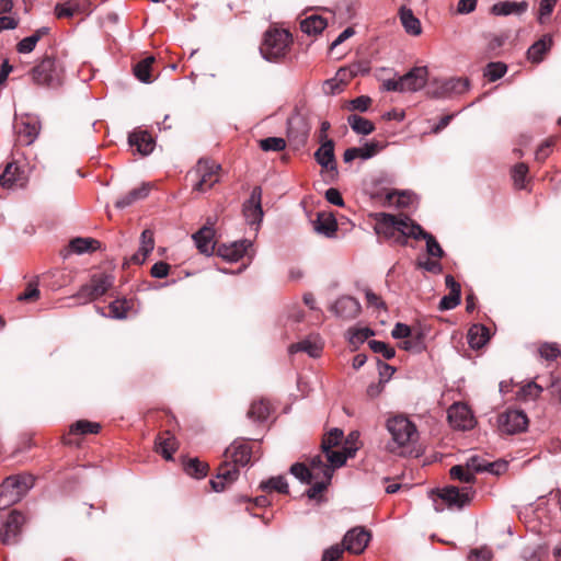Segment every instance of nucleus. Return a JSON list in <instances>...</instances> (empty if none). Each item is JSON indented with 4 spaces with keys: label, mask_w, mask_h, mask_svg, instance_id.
<instances>
[{
    "label": "nucleus",
    "mask_w": 561,
    "mask_h": 561,
    "mask_svg": "<svg viewBox=\"0 0 561 561\" xmlns=\"http://www.w3.org/2000/svg\"><path fill=\"white\" fill-rule=\"evenodd\" d=\"M374 218L376 233L401 245L407 244V238L416 237L422 232V227L407 216L377 213Z\"/></svg>",
    "instance_id": "f257e3e1"
},
{
    "label": "nucleus",
    "mask_w": 561,
    "mask_h": 561,
    "mask_svg": "<svg viewBox=\"0 0 561 561\" xmlns=\"http://www.w3.org/2000/svg\"><path fill=\"white\" fill-rule=\"evenodd\" d=\"M386 428L391 435L389 449L396 451L414 444L419 439V432L415 424L405 415L397 414L387 420Z\"/></svg>",
    "instance_id": "f03ea898"
},
{
    "label": "nucleus",
    "mask_w": 561,
    "mask_h": 561,
    "mask_svg": "<svg viewBox=\"0 0 561 561\" xmlns=\"http://www.w3.org/2000/svg\"><path fill=\"white\" fill-rule=\"evenodd\" d=\"M34 485L31 474L12 476L7 478L0 486V510L18 503Z\"/></svg>",
    "instance_id": "7ed1b4c3"
},
{
    "label": "nucleus",
    "mask_w": 561,
    "mask_h": 561,
    "mask_svg": "<svg viewBox=\"0 0 561 561\" xmlns=\"http://www.w3.org/2000/svg\"><path fill=\"white\" fill-rule=\"evenodd\" d=\"M291 43V35L286 30H270L265 33L264 42L260 47L261 55L268 61H277L285 57Z\"/></svg>",
    "instance_id": "20e7f679"
},
{
    "label": "nucleus",
    "mask_w": 561,
    "mask_h": 561,
    "mask_svg": "<svg viewBox=\"0 0 561 561\" xmlns=\"http://www.w3.org/2000/svg\"><path fill=\"white\" fill-rule=\"evenodd\" d=\"M64 67L51 57H45L38 65L31 70L32 80L38 84L55 88L61 84Z\"/></svg>",
    "instance_id": "39448f33"
},
{
    "label": "nucleus",
    "mask_w": 561,
    "mask_h": 561,
    "mask_svg": "<svg viewBox=\"0 0 561 561\" xmlns=\"http://www.w3.org/2000/svg\"><path fill=\"white\" fill-rule=\"evenodd\" d=\"M220 170V164L216 163L215 161L201 159L191 172V175L195 178V184L193 188L201 193L210 190L216 183L219 182Z\"/></svg>",
    "instance_id": "423d86ee"
},
{
    "label": "nucleus",
    "mask_w": 561,
    "mask_h": 561,
    "mask_svg": "<svg viewBox=\"0 0 561 561\" xmlns=\"http://www.w3.org/2000/svg\"><path fill=\"white\" fill-rule=\"evenodd\" d=\"M114 284V276L100 273L92 275L90 283L82 285L75 298L87 304L103 296Z\"/></svg>",
    "instance_id": "0eeeda50"
},
{
    "label": "nucleus",
    "mask_w": 561,
    "mask_h": 561,
    "mask_svg": "<svg viewBox=\"0 0 561 561\" xmlns=\"http://www.w3.org/2000/svg\"><path fill=\"white\" fill-rule=\"evenodd\" d=\"M14 131L21 145L30 146L38 137L41 131L39 118L35 115L25 114L15 118Z\"/></svg>",
    "instance_id": "6e6552de"
},
{
    "label": "nucleus",
    "mask_w": 561,
    "mask_h": 561,
    "mask_svg": "<svg viewBox=\"0 0 561 561\" xmlns=\"http://www.w3.org/2000/svg\"><path fill=\"white\" fill-rule=\"evenodd\" d=\"M499 428L505 434L524 432L528 426V417L522 410H507L499 415Z\"/></svg>",
    "instance_id": "1a4fd4ad"
},
{
    "label": "nucleus",
    "mask_w": 561,
    "mask_h": 561,
    "mask_svg": "<svg viewBox=\"0 0 561 561\" xmlns=\"http://www.w3.org/2000/svg\"><path fill=\"white\" fill-rule=\"evenodd\" d=\"M447 416L450 425L457 430H471L474 426V417L465 403H454L447 411Z\"/></svg>",
    "instance_id": "9d476101"
},
{
    "label": "nucleus",
    "mask_w": 561,
    "mask_h": 561,
    "mask_svg": "<svg viewBox=\"0 0 561 561\" xmlns=\"http://www.w3.org/2000/svg\"><path fill=\"white\" fill-rule=\"evenodd\" d=\"M470 82L467 78H449L437 81L432 92L435 98L445 99L455 94H462L469 90Z\"/></svg>",
    "instance_id": "9b49d317"
},
{
    "label": "nucleus",
    "mask_w": 561,
    "mask_h": 561,
    "mask_svg": "<svg viewBox=\"0 0 561 561\" xmlns=\"http://www.w3.org/2000/svg\"><path fill=\"white\" fill-rule=\"evenodd\" d=\"M24 522L25 517L22 513L18 511L11 512L3 524V529L0 533L1 542L4 545L16 543Z\"/></svg>",
    "instance_id": "f8f14e48"
},
{
    "label": "nucleus",
    "mask_w": 561,
    "mask_h": 561,
    "mask_svg": "<svg viewBox=\"0 0 561 561\" xmlns=\"http://www.w3.org/2000/svg\"><path fill=\"white\" fill-rule=\"evenodd\" d=\"M215 220L211 218L207 219L205 226H203L198 231H196L192 238L195 242L196 248L202 254L211 255L215 250V231H214Z\"/></svg>",
    "instance_id": "ddd939ff"
},
{
    "label": "nucleus",
    "mask_w": 561,
    "mask_h": 561,
    "mask_svg": "<svg viewBox=\"0 0 561 561\" xmlns=\"http://www.w3.org/2000/svg\"><path fill=\"white\" fill-rule=\"evenodd\" d=\"M370 540V533L362 527L348 530L343 538L344 549L351 553H362Z\"/></svg>",
    "instance_id": "4468645a"
},
{
    "label": "nucleus",
    "mask_w": 561,
    "mask_h": 561,
    "mask_svg": "<svg viewBox=\"0 0 561 561\" xmlns=\"http://www.w3.org/2000/svg\"><path fill=\"white\" fill-rule=\"evenodd\" d=\"M427 67H414L409 72L400 77L402 93L416 92L423 89L427 82Z\"/></svg>",
    "instance_id": "2eb2a0df"
},
{
    "label": "nucleus",
    "mask_w": 561,
    "mask_h": 561,
    "mask_svg": "<svg viewBox=\"0 0 561 561\" xmlns=\"http://www.w3.org/2000/svg\"><path fill=\"white\" fill-rule=\"evenodd\" d=\"M27 182V176L23 168L15 161L9 162L0 175V185L3 188L23 187Z\"/></svg>",
    "instance_id": "dca6fc26"
},
{
    "label": "nucleus",
    "mask_w": 561,
    "mask_h": 561,
    "mask_svg": "<svg viewBox=\"0 0 561 561\" xmlns=\"http://www.w3.org/2000/svg\"><path fill=\"white\" fill-rule=\"evenodd\" d=\"M243 214L251 225L262 221L264 214L262 209V188L260 186L252 190L249 199L243 205Z\"/></svg>",
    "instance_id": "f3484780"
},
{
    "label": "nucleus",
    "mask_w": 561,
    "mask_h": 561,
    "mask_svg": "<svg viewBox=\"0 0 561 561\" xmlns=\"http://www.w3.org/2000/svg\"><path fill=\"white\" fill-rule=\"evenodd\" d=\"M472 488L466 486L459 490L456 486H446L438 492V496L447 503L448 506L463 507L470 501Z\"/></svg>",
    "instance_id": "a211bd4d"
},
{
    "label": "nucleus",
    "mask_w": 561,
    "mask_h": 561,
    "mask_svg": "<svg viewBox=\"0 0 561 561\" xmlns=\"http://www.w3.org/2000/svg\"><path fill=\"white\" fill-rule=\"evenodd\" d=\"M251 247L252 242L250 240H238L229 244H220L217 249V254L228 262H237L245 255Z\"/></svg>",
    "instance_id": "6ab92c4d"
},
{
    "label": "nucleus",
    "mask_w": 561,
    "mask_h": 561,
    "mask_svg": "<svg viewBox=\"0 0 561 561\" xmlns=\"http://www.w3.org/2000/svg\"><path fill=\"white\" fill-rule=\"evenodd\" d=\"M331 310L340 318L354 319L360 311V305L355 298L343 296L333 304Z\"/></svg>",
    "instance_id": "aec40b11"
},
{
    "label": "nucleus",
    "mask_w": 561,
    "mask_h": 561,
    "mask_svg": "<svg viewBox=\"0 0 561 561\" xmlns=\"http://www.w3.org/2000/svg\"><path fill=\"white\" fill-rule=\"evenodd\" d=\"M239 474V470L233 465L225 462L219 467L218 473L215 479L210 480L211 489L215 492H221L225 490L226 485L231 484L234 480H237Z\"/></svg>",
    "instance_id": "412c9836"
},
{
    "label": "nucleus",
    "mask_w": 561,
    "mask_h": 561,
    "mask_svg": "<svg viewBox=\"0 0 561 561\" xmlns=\"http://www.w3.org/2000/svg\"><path fill=\"white\" fill-rule=\"evenodd\" d=\"M251 448L248 443L233 442L225 451V457L231 459L236 465L247 466L251 460Z\"/></svg>",
    "instance_id": "4be33fe9"
},
{
    "label": "nucleus",
    "mask_w": 561,
    "mask_h": 561,
    "mask_svg": "<svg viewBox=\"0 0 561 561\" xmlns=\"http://www.w3.org/2000/svg\"><path fill=\"white\" fill-rule=\"evenodd\" d=\"M314 159L323 169L336 172L333 140H325V142L321 144L320 148L314 152Z\"/></svg>",
    "instance_id": "5701e85b"
},
{
    "label": "nucleus",
    "mask_w": 561,
    "mask_h": 561,
    "mask_svg": "<svg viewBox=\"0 0 561 561\" xmlns=\"http://www.w3.org/2000/svg\"><path fill=\"white\" fill-rule=\"evenodd\" d=\"M154 249V237L150 229H145L140 236V244L138 251L129 259V263L142 264L147 256Z\"/></svg>",
    "instance_id": "b1692460"
},
{
    "label": "nucleus",
    "mask_w": 561,
    "mask_h": 561,
    "mask_svg": "<svg viewBox=\"0 0 561 561\" xmlns=\"http://www.w3.org/2000/svg\"><path fill=\"white\" fill-rule=\"evenodd\" d=\"M128 142L131 147H136L137 151L142 156L151 153L154 148V140L146 130H134L130 133Z\"/></svg>",
    "instance_id": "393cba45"
},
{
    "label": "nucleus",
    "mask_w": 561,
    "mask_h": 561,
    "mask_svg": "<svg viewBox=\"0 0 561 561\" xmlns=\"http://www.w3.org/2000/svg\"><path fill=\"white\" fill-rule=\"evenodd\" d=\"M378 151V144L366 142L363 147H351L347 148L343 153V160L345 163H350L353 160L360 158L367 160L373 158Z\"/></svg>",
    "instance_id": "a878e982"
},
{
    "label": "nucleus",
    "mask_w": 561,
    "mask_h": 561,
    "mask_svg": "<svg viewBox=\"0 0 561 561\" xmlns=\"http://www.w3.org/2000/svg\"><path fill=\"white\" fill-rule=\"evenodd\" d=\"M323 348L322 342L318 337H308L288 347L290 354L305 352L311 357H319Z\"/></svg>",
    "instance_id": "bb28decb"
},
{
    "label": "nucleus",
    "mask_w": 561,
    "mask_h": 561,
    "mask_svg": "<svg viewBox=\"0 0 561 561\" xmlns=\"http://www.w3.org/2000/svg\"><path fill=\"white\" fill-rule=\"evenodd\" d=\"M87 0H69L65 3H57L55 7V14L57 18H72L87 10Z\"/></svg>",
    "instance_id": "cd10ccee"
},
{
    "label": "nucleus",
    "mask_w": 561,
    "mask_h": 561,
    "mask_svg": "<svg viewBox=\"0 0 561 561\" xmlns=\"http://www.w3.org/2000/svg\"><path fill=\"white\" fill-rule=\"evenodd\" d=\"M178 449V442L170 432H164L159 435L156 439V450L159 453L165 460H171L172 455Z\"/></svg>",
    "instance_id": "c85d7f7f"
},
{
    "label": "nucleus",
    "mask_w": 561,
    "mask_h": 561,
    "mask_svg": "<svg viewBox=\"0 0 561 561\" xmlns=\"http://www.w3.org/2000/svg\"><path fill=\"white\" fill-rule=\"evenodd\" d=\"M400 20L404 31L412 35L419 36L422 33V25L420 20L413 14L410 8L401 7L399 11Z\"/></svg>",
    "instance_id": "c756f323"
},
{
    "label": "nucleus",
    "mask_w": 561,
    "mask_h": 561,
    "mask_svg": "<svg viewBox=\"0 0 561 561\" xmlns=\"http://www.w3.org/2000/svg\"><path fill=\"white\" fill-rule=\"evenodd\" d=\"M313 229L317 233L331 238L337 230V222L330 214H318L313 221Z\"/></svg>",
    "instance_id": "7c9ffc66"
},
{
    "label": "nucleus",
    "mask_w": 561,
    "mask_h": 561,
    "mask_svg": "<svg viewBox=\"0 0 561 561\" xmlns=\"http://www.w3.org/2000/svg\"><path fill=\"white\" fill-rule=\"evenodd\" d=\"M149 192H150L149 184H141L139 187L133 188L126 195L119 197L115 202V207H117L119 209L129 207L133 204H135L136 202L146 198L148 196Z\"/></svg>",
    "instance_id": "2f4dec72"
},
{
    "label": "nucleus",
    "mask_w": 561,
    "mask_h": 561,
    "mask_svg": "<svg viewBox=\"0 0 561 561\" xmlns=\"http://www.w3.org/2000/svg\"><path fill=\"white\" fill-rule=\"evenodd\" d=\"M528 8L527 2L501 1L492 5L491 12L494 15L506 16L510 14H522Z\"/></svg>",
    "instance_id": "473e14b6"
},
{
    "label": "nucleus",
    "mask_w": 561,
    "mask_h": 561,
    "mask_svg": "<svg viewBox=\"0 0 561 561\" xmlns=\"http://www.w3.org/2000/svg\"><path fill=\"white\" fill-rule=\"evenodd\" d=\"M490 339L489 330L482 324H473L468 331V343L471 348L480 350Z\"/></svg>",
    "instance_id": "72a5a7b5"
},
{
    "label": "nucleus",
    "mask_w": 561,
    "mask_h": 561,
    "mask_svg": "<svg viewBox=\"0 0 561 561\" xmlns=\"http://www.w3.org/2000/svg\"><path fill=\"white\" fill-rule=\"evenodd\" d=\"M552 38L549 35L542 36L539 41L535 42L527 50V57L533 62H540L543 55L550 49Z\"/></svg>",
    "instance_id": "f704fd0d"
},
{
    "label": "nucleus",
    "mask_w": 561,
    "mask_h": 561,
    "mask_svg": "<svg viewBox=\"0 0 561 561\" xmlns=\"http://www.w3.org/2000/svg\"><path fill=\"white\" fill-rule=\"evenodd\" d=\"M356 450V447H344L343 450L329 449V451L323 453L325 454L327 460L330 462L331 469L334 471L335 468L342 467L347 458L353 457Z\"/></svg>",
    "instance_id": "c9c22d12"
},
{
    "label": "nucleus",
    "mask_w": 561,
    "mask_h": 561,
    "mask_svg": "<svg viewBox=\"0 0 561 561\" xmlns=\"http://www.w3.org/2000/svg\"><path fill=\"white\" fill-rule=\"evenodd\" d=\"M49 28L46 26L39 27L32 34L31 36L24 37L16 45V50L20 54H28L34 50L38 41L46 34H48Z\"/></svg>",
    "instance_id": "e433bc0d"
},
{
    "label": "nucleus",
    "mask_w": 561,
    "mask_h": 561,
    "mask_svg": "<svg viewBox=\"0 0 561 561\" xmlns=\"http://www.w3.org/2000/svg\"><path fill=\"white\" fill-rule=\"evenodd\" d=\"M327 27V21L320 15H310L300 22V30L308 35L320 34Z\"/></svg>",
    "instance_id": "4c0bfd02"
},
{
    "label": "nucleus",
    "mask_w": 561,
    "mask_h": 561,
    "mask_svg": "<svg viewBox=\"0 0 561 561\" xmlns=\"http://www.w3.org/2000/svg\"><path fill=\"white\" fill-rule=\"evenodd\" d=\"M72 252L82 254L100 249V241L92 238H75L69 244Z\"/></svg>",
    "instance_id": "58836bf2"
},
{
    "label": "nucleus",
    "mask_w": 561,
    "mask_h": 561,
    "mask_svg": "<svg viewBox=\"0 0 561 561\" xmlns=\"http://www.w3.org/2000/svg\"><path fill=\"white\" fill-rule=\"evenodd\" d=\"M347 123L351 128L358 135H369L374 131V124L359 115L353 114L347 117Z\"/></svg>",
    "instance_id": "ea45409f"
},
{
    "label": "nucleus",
    "mask_w": 561,
    "mask_h": 561,
    "mask_svg": "<svg viewBox=\"0 0 561 561\" xmlns=\"http://www.w3.org/2000/svg\"><path fill=\"white\" fill-rule=\"evenodd\" d=\"M333 476V470L331 468L324 469V476H321L317 481L307 490L306 494L309 499H317L329 485Z\"/></svg>",
    "instance_id": "a19ab883"
},
{
    "label": "nucleus",
    "mask_w": 561,
    "mask_h": 561,
    "mask_svg": "<svg viewBox=\"0 0 561 561\" xmlns=\"http://www.w3.org/2000/svg\"><path fill=\"white\" fill-rule=\"evenodd\" d=\"M185 472L196 479L206 477L208 465L201 461L198 458H191L183 463Z\"/></svg>",
    "instance_id": "79ce46f5"
},
{
    "label": "nucleus",
    "mask_w": 561,
    "mask_h": 561,
    "mask_svg": "<svg viewBox=\"0 0 561 561\" xmlns=\"http://www.w3.org/2000/svg\"><path fill=\"white\" fill-rule=\"evenodd\" d=\"M270 414V405L268 402L264 400L254 401L249 411L248 416L253 421H264L267 419Z\"/></svg>",
    "instance_id": "37998d69"
},
{
    "label": "nucleus",
    "mask_w": 561,
    "mask_h": 561,
    "mask_svg": "<svg viewBox=\"0 0 561 561\" xmlns=\"http://www.w3.org/2000/svg\"><path fill=\"white\" fill-rule=\"evenodd\" d=\"M153 61L154 57L149 56L135 65L134 75L139 81L145 83L150 82V69Z\"/></svg>",
    "instance_id": "c03bdc74"
},
{
    "label": "nucleus",
    "mask_w": 561,
    "mask_h": 561,
    "mask_svg": "<svg viewBox=\"0 0 561 561\" xmlns=\"http://www.w3.org/2000/svg\"><path fill=\"white\" fill-rule=\"evenodd\" d=\"M413 239H424L426 241V251L431 256L434 257H442L444 254V251L439 243L436 241V239L428 232L424 231L422 229V232L416 236L412 237Z\"/></svg>",
    "instance_id": "a18cd8bd"
},
{
    "label": "nucleus",
    "mask_w": 561,
    "mask_h": 561,
    "mask_svg": "<svg viewBox=\"0 0 561 561\" xmlns=\"http://www.w3.org/2000/svg\"><path fill=\"white\" fill-rule=\"evenodd\" d=\"M101 426L99 423L90 422L87 420H80L77 421L75 424L71 425L70 432L72 434H96L99 433Z\"/></svg>",
    "instance_id": "49530a36"
},
{
    "label": "nucleus",
    "mask_w": 561,
    "mask_h": 561,
    "mask_svg": "<svg viewBox=\"0 0 561 561\" xmlns=\"http://www.w3.org/2000/svg\"><path fill=\"white\" fill-rule=\"evenodd\" d=\"M131 305L126 299H117L110 304L111 317L114 319H125Z\"/></svg>",
    "instance_id": "de8ad7c7"
},
{
    "label": "nucleus",
    "mask_w": 561,
    "mask_h": 561,
    "mask_svg": "<svg viewBox=\"0 0 561 561\" xmlns=\"http://www.w3.org/2000/svg\"><path fill=\"white\" fill-rule=\"evenodd\" d=\"M343 438V431L340 428H332L328 432L322 439V451H329L333 447L337 446Z\"/></svg>",
    "instance_id": "09e8293b"
},
{
    "label": "nucleus",
    "mask_w": 561,
    "mask_h": 561,
    "mask_svg": "<svg viewBox=\"0 0 561 561\" xmlns=\"http://www.w3.org/2000/svg\"><path fill=\"white\" fill-rule=\"evenodd\" d=\"M374 335V331L369 328L350 329L348 341L352 345L357 347L364 343L369 336Z\"/></svg>",
    "instance_id": "8fccbe9b"
},
{
    "label": "nucleus",
    "mask_w": 561,
    "mask_h": 561,
    "mask_svg": "<svg viewBox=\"0 0 561 561\" xmlns=\"http://www.w3.org/2000/svg\"><path fill=\"white\" fill-rule=\"evenodd\" d=\"M261 488L263 490H270V491L274 490L279 493H288L287 481L282 476L273 477V478L268 479L267 481H263L261 483Z\"/></svg>",
    "instance_id": "3c124183"
},
{
    "label": "nucleus",
    "mask_w": 561,
    "mask_h": 561,
    "mask_svg": "<svg viewBox=\"0 0 561 561\" xmlns=\"http://www.w3.org/2000/svg\"><path fill=\"white\" fill-rule=\"evenodd\" d=\"M450 477L453 479L459 480L465 483H472L476 480V477L471 471L465 466L457 465L450 468Z\"/></svg>",
    "instance_id": "603ef678"
},
{
    "label": "nucleus",
    "mask_w": 561,
    "mask_h": 561,
    "mask_svg": "<svg viewBox=\"0 0 561 561\" xmlns=\"http://www.w3.org/2000/svg\"><path fill=\"white\" fill-rule=\"evenodd\" d=\"M286 147V141L280 137H267L260 140V148L263 151H282Z\"/></svg>",
    "instance_id": "864d4df0"
},
{
    "label": "nucleus",
    "mask_w": 561,
    "mask_h": 561,
    "mask_svg": "<svg viewBox=\"0 0 561 561\" xmlns=\"http://www.w3.org/2000/svg\"><path fill=\"white\" fill-rule=\"evenodd\" d=\"M542 392V387L534 381L523 386L518 392V397L523 400H535Z\"/></svg>",
    "instance_id": "5fc2aeb1"
},
{
    "label": "nucleus",
    "mask_w": 561,
    "mask_h": 561,
    "mask_svg": "<svg viewBox=\"0 0 561 561\" xmlns=\"http://www.w3.org/2000/svg\"><path fill=\"white\" fill-rule=\"evenodd\" d=\"M290 473L304 483H311L314 478L313 473L304 463H295L290 467Z\"/></svg>",
    "instance_id": "6e6d98bb"
},
{
    "label": "nucleus",
    "mask_w": 561,
    "mask_h": 561,
    "mask_svg": "<svg viewBox=\"0 0 561 561\" xmlns=\"http://www.w3.org/2000/svg\"><path fill=\"white\" fill-rule=\"evenodd\" d=\"M506 70V65L502 62H490L485 68L484 76L489 79V81L493 82L502 78Z\"/></svg>",
    "instance_id": "4d7b16f0"
},
{
    "label": "nucleus",
    "mask_w": 561,
    "mask_h": 561,
    "mask_svg": "<svg viewBox=\"0 0 561 561\" xmlns=\"http://www.w3.org/2000/svg\"><path fill=\"white\" fill-rule=\"evenodd\" d=\"M539 355L546 360L557 359L561 352L557 343H542L538 348Z\"/></svg>",
    "instance_id": "13d9d810"
},
{
    "label": "nucleus",
    "mask_w": 561,
    "mask_h": 561,
    "mask_svg": "<svg viewBox=\"0 0 561 561\" xmlns=\"http://www.w3.org/2000/svg\"><path fill=\"white\" fill-rule=\"evenodd\" d=\"M368 345L373 352L382 354L386 359H391L396 355L394 348L382 341L371 340Z\"/></svg>",
    "instance_id": "bf43d9fd"
},
{
    "label": "nucleus",
    "mask_w": 561,
    "mask_h": 561,
    "mask_svg": "<svg viewBox=\"0 0 561 561\" xmlns=\"http://www.w3.org/2000/svg\"><path fill=\"white\" fill-rule=\"evenodd\" d=\"M528 173V167L525 163H517L512 171V176L515 186L518 188L525 187V179Z\"/></svg>",
    "instance_id": "052dcab7"
},
{
    "label": "nucleus",
    "mask_w": 561,
    "mask_h": 561,
    "mask_svg": "<svg viewBox=\"0 0 561 561\" xmlns=\"http://www.w3.org/2000/svg\"><path fill=\"white\" fill-rule=\"evenodd\" d=\"M492 558L493 552L488 547L472 549L468 556L469 561H491Z\"/></svg>",
    "instance_id": "680f3d73"
},
{
    "label": "nucleus",
    "mask_w": 561,
    "mask_h": 561,
    "mask_svg": "<svg viewBox=\"0 0 561 561\" xmlns=\"http://www.w3.org/2000/svg\"><path fill=\"white\" fill-rule=\"evenodd\" d=\"M402 348L410 352H421L423 348V341H422V334L419 333L416 335H412L408 339H405L402 344Z\"/></svg>",
    "instance_id": "e2e57ef3"
},
{
    "label": "nucleus",
    "mask_w": 561,
    "mask_h": 561,
    "mask_svg": "<svg viewBox=\"0 0 561 561\" xmlns=\"http://www.w3.org/2000/svg\"><path fill=\"white\" fill-rule=\"evenodd\" d=\"M489 461L480 458L479 456H471L466 461V467L469 469V471L474 473L477 472H485V468L488 467Z\"/></svg>",
    "instance_id": "0e129e2a"
},
{
    "label": "nucleus",
    "mask_w": 561,
    "mask_h": 561,
    "mask_svg": "<svg viewBox=\"0 0 561 561\" xmlns=\"http://www.w3.org/2000/svg\"><path fill=\"white\" fill-rule=\"evenodd\" d=\"M371 104V99L367 95H360L348 103V110L351 111H358V112H366Z\"/></svg>",
    "instance_id": "69168bd1"
},
{
    "label": "nucleus",
    "mask_w": 561,
    "mask_h": 561,
    "mask_svg": "<svg viewBox=\"0 0 561 561\" xmlns=\"http://www.w3.org/2000/svg\"><path fill=\"white\" fill-rule=\"evenodd\" d=\"M460 304V296L456 295V291L449 293L444 296L439 301L440 310H451Z\"/></svg>",
    "instance_id": "338daca9"
},
{
    "label": "nucleus",
    "mask_w": 561,
    "mask_h": 561,
    "mask_svg": "<svg viewBox=\"0 0 561 561\" xmlns=\"http://www.w3.org/2000/svg\"><path fill=\"white\" fill-rule=\"evenodd\" d=\"M344 547L341 548L339 545L331 546L323 551L321 561H339L344 552Z\"/></svg>",
    "instance_id": "774afa93"
}]
</instances>
